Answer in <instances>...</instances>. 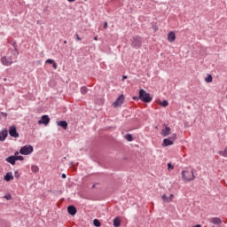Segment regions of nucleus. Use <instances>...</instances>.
Returning <instances> with one entry per match:
<instances>
[{
	"instance_id": "6",
	"label": "nucleus",
	"mask_w": 227,
	"mask_h": 227,
	"mask_svg": "<svg viewBox=\"0 0 227 227\" xmlns=\"http://www.w3.org/2000/svg\"><path fill=\"white\" fill-rule=\"evenodd\" d=\"M123 102H125V96H123V94H121V96H119L117 98V99L113 103V106L114 107H121V105L123 104Z\"/></svg>"
},
{
	"instance_id": "15",
	"label": "nucleus",
	"mask_w": 227,
	"mask_h": 227,
	"mask_svg": "<svg viewBox=\"0 0 227 227\" xmlns=\"http://www.w3.org/2000/svg\"><path fill=\"white\" fill-rule=\"evenodd\" d=\"M6 162L12 164V166H15V162H17L15 156H9L5 158Z\"/></svg>"
},
{
	"instance_id": "18",
	"label": "nucleus",
	"mask_w": 227,
	"mask_h": 227,
	"mask_svg": "<svg viewBox=\"0 0 227 227\" xmlns=\"http://www.w3.org/2000/svg\"><path fill=\"white\" fill-rule=\"evenodd\" d=\"M121 224V221L120 220V218L115 217L114 219V227H120Z\"/></svg>"
},
{
	"instance_id": "10",
	"label": "nucleus",
	"mask_w": 227,
	"mask_h": 227,
	"mask_svg": "<svg viewBox=\"0 0 227 227\" xmlns=\"http://www.w3.org/2000/svg\"><path fill=\"white\" fill-rule=\"evenodd\" d=\"M160 134L163 136V137H168V136L171 134V128L166 126L165 129L161 130Z\"/></svg>"
},
{
	"instance_id": "36",
	"label": "nucleus",
	"mask_w": 227,
	"mask_h": 227,
	"mask_svg": "<svg viewBox=\"0 0 227 227\" xmlns=\"http://www.w3.org/2000/svg\"><path fill=\"white\" fill-rule=\"evenodd\" d=\"M62 178H67V174H62Z\"/></svg>"
},
{
	"instance_id": "11",
	"label": "nucleus",
	"mask_w": 227,
	"mask_h": 227,
	"mask_svg": "<svg viewBox=\"0 0 227 227\" xmlns=\"http://www.w3.org/2000/svg\"><path fill=\"white\" fill-rule=\"evenodd\" d=\"M6 137H8V129H4L0 132V141H5Z\"/></svg>"
},
{
	"instance_id": "35",
	"label": "nucleus",
	"mask_w": 227,
	"mask_h": 227,
	"mask_svg": "<svg viewBox=\"0 0 227 227\" xmlns=\"http://www.w3.org/2000/svg\"><path fill=\"white\" fill-rule=\"evenodd\" d=\"M174 197H175V195H173V193H171L168 198H171V201H173V198H174Z\"/></svg>"
},
{
	"instance_id": "9",
	"label": "nucleus",
	"mask_w": 227,
	"mask_h": 227,
	"mask_svg": "<svg viewBox=\"0 0 227 227\" xmlns=\"http://www.w3.org/2000/svg\"><path fill=\"white\" fill-rule=\"evenodd\" d=\"M37 123L39 125H49L51 123V118L48 115H43Z\"/></svg>"
},
{
	"instance_id": "5",
	"label": "nucleus",
	"mask_w": 227,
	"mask_h": 227,
	"mask_svg": "<svg viewBox=\"0 0 227 227\" xmlns=\"http://www.w3.org/2000/svg\"><path fill=\"white\" fill-rule=\"evenodd\" d=\"M141 45H142L141 37L135 36L132 38L131 47H133L134 49H139V47H141Z\"/></svg>"
},
{
	"instance_id": "12",
	"label": "nucleus",
	"mask_w": 227,
	"mask_h": 227,
	"mask_svg": "<svg viewBox=\"0 0 227 227\" xmlns=\"http://www.w3.org/2000/svg\"><path fill=\"white\" fill-rule=\"evenodd\" d=\"M209 223H212V224H223V220L219 217H212L209 219Z\"/></svg>"
},
{
	"instance_id": "40",
	"label": "nucleus",
	"mask_w": 227,
	"mask_h": 227,
	"mask_svg": "<svg viewBox=\"0 0 227 227\" xmlns=\"http://www.w3.org/2000/svg\"><path fill=\"white\" fill-rule=\"evenodd\" d=\"M192 227H201V225L200 224H197V225L192 226Z\"/></svg>"
},
{
	"instance_id": "4",
	"label": "nucleus",
	"mask_w": 227,
	"mask_h": 227,
	"mask_svg": "<svg viewBox=\"0 0 227 227\" xmlns=\"http://www.w3.org/2000/svg\"><path fill=\"white\" fill-rule=\"evenodd\" d=\"M33 145H24L22 146L20 149V153L21 155H31V153H33Z\"/></svg>"
},
{
	"instance_id": "19",
	"label": "nucleus",
	"mask_w": 227,
	"mask_h": 227,
	"mask_svg": "<svg viewBox=\"0 0 227 227\" xmlns=\"http://www.w3.org/2000/svg\"><path fill=\"white\" fill-rule=\"evenodd\" d=\"M161 198L165 203H171V198L168 197L166 194L162 195Z\"/></svg>"
},
{
	"instance_id": "29",
	"label": "nucleus",
	"mask_w": 227,
	"mask_h": 227,
	"mask_svg": "<svg viewBox=\"0 0 227 227\" xmlns=\"http://www.w3.org/2000/svg\"><path fill=\"white\" fill-rule=\"evenodd\" d=\"M52 67H53L54 70L58 69V64L55 61L52 63Z\"/></svg>"
},
{
	"instance_id": "7",
	"label": "nucleus",
	"mask_w": 227,
	"mask_h": 227,
	"mask_svg": "<svg viewBox=\"0 0 227 227\" xmlns=\"http://www.w3.org/2000/svg\"><path fill=\"white\" fill-rule=\"evenodd\" d=\"M8 132L11 137H14V138L19 137V132H17V126L15 125L10 126Z\"/></svg>"
},
{
	"instance_id": "30",
	"label": "nucleus",
	"mask_w": 227,
	"mask_h": 227,
	"mask_svg": "<svg viewBox=\"0 0 227 227\" xmlns=\"http://www.w3.org/2000/svg\"><path fill=\"white\" fill-rule=\"evenodd\" d=\"M168 169H175V167L171 163H168Z\"/></svg>"
},
{
	"instance_id": "28",
	"label": "nucleus",
	"mask_w": 227,
	"mask_h": 227,
	"mask_svg": "<svg viewBox=\"0 0 227 227\" xmlns=\"http://www.w3.org/2000/svg\"><path fill=\"white\" fill-rule=\"evenodd\" d=\"M16 160H24V158L22 156H14Z\"/></svg>"
},
{
	"instance_id": "26",
	"label": "nucleus",
	"mask_w": 227,
	"mask_h": 227,
	"mask_svg": "<svg viewBox=\"0 0 227 227\" xmlns=\"http://www.w3.org/2000/svg\"><path fill=\"white\" fill-rule=\"evenodd\" d=\"M93 224H94V226L99 227L100 226V221H98V219H95L93 221Z\"/></svg>"
},
{
	"instance_id": "41",
	"label": "nucleus",
	"mask_w": 227,
	"mask_h": 227,
	"mask_svg": "<svg viewBox=\"0 0 227 227\" xmlns=\"http://www.w3.org/2000/svg\"><path fill=\"white\" fill-rule=\"evenodd\" d=\"M94 40H96V41L98 40V36L94 37Z\"/></svg>"
},
{
	"instance_id": "25",
	"label": "nucleus",
	"mask_w": 227,
	"mask_h": 227,
	"mask_svg": "<svg viewBox=\"0 0 227 227\" xmlns=\"http://www.w3.org/2000/svg\"><path fill=\"white\" fill-rule=\"evenodd\" d=\"M206 82H212L213 78L212 74L207 75V77L205 78Z\"/></svg>"
},
{
	"instance_id": "43",
	"label": "nucleus",
	"mask_w": 227,
	"mask_h": 227,
	"mask_svg": "<svg viewBox=\"0 0 227 227\" xmlns=\"http://www.w3.org/2000/svg\"><path fill=\"white\" fill-rule=\"evenodd\" d=\"M64 43H67V41H64Z\"/></svg>"
},
{
	"instance_id": "39",
	"label": "nucleus",
	"mask_w": 227,
	"mask_h": 227,
	"mask_svg": "<svg viewBox=\"0 0 227 227\" xmlns=\"http://www.w3.org/2000/svg\"><path fill=\"white\" fill-rule=\"evenodd\" d=\"M3 115H4V116H8V114L3 113Z\"/></svg>"
},
{
	"instance_id": "3",
	"label": "nucleus",
	"mask_w": 227,
	"mask_h": 227,
	"mask_svg": "<svg viewBox=\"0 0 227 227\" xmlns=\"http://www.w3.org/2000/svg\"><path fill=\"white\" fill-rule=\"evenodd\" d=\"M138 98L142 102H145V104H150L152 102L153 98L150 97V93L146 92V90L140 89L138 92Z\"/></svg>"
},
{
	"instance_id": "13",
	"label": "nucleus",
	"mask_w": 227,
	"mask_h": 227,
	"mask_svg": "<svg viewBox=\"0 0 227 227\" xmlns=\"http://www.w3.org/2000/svg\"><path fill=\"white\" fill-rule=\"evenodd\" d=\"M57 125L58 127H62L64 130H67V129H68V123L66 121H58Z\"/></svg>"
},
{
	"instance_id": "1",
	"label": "nucleus",
	"mask_w": 227,
	"mask_h": 227,
	"mask_svg": "<svg viewBox=\"0 0 227 227\" xmlns=\"http://www.w3.org/2000/svg\"><path fill=\"white\" fill-rule=\"evenodd\" d=\"M17 58H19V50L15 48L12 51V54L1 58V63L4 67H10L12 64L17 62Z\"/></svg>"
},
{
	"instance_id": "8",
	"label": "nucleus",
	"mask_w": 227,
	"mask_h": 227,
	"mask_svg": "<svg viewBox=\"0 0 227 227\" xmlns=\"http://www.w3.org/2000/svg\"><path fill=\"white\" fill-rule=\"evenodd\" d=\"M173 139H176V134H173L170 138H165L162 146H171L173 145Z\"/></svg>"
},
{
	"instance_id": "17",
	"label": "nucleus",
	"mask_w": 227,
	"mask_h": 227,
	"mask_svg": "<svg viewBox=\"0 0 227 227\" xmlns=\"http://www.w3.org/2000/svg\"><path fill=\"white\" fill-rule=\"evenodd\" d=\"M4 178L6 182H10V180H13V174L12 172H8Z\"/></svg>"
},
{
	"instance_id": "37",
	"label": "nucleus",
	"mask_w": 227,
	"mask_h": 227,
	"mask_svg": "<svg viewBox=\"0 0 227 227\" xmlns=\"http://www.w3.org/2000/svg\"><path fill=\"white\" fill-rule=\"evenodd\" d=\"M137 99H139V97L137 98V97H133V100H137Z\"/></svg>"
},
{
	"instance_id": "23",
	"label": "nucleus",
	"mask_w": 227,
	"mask_h": 227,
	"mask_svg": "<svg viewBox=\"0 0 227 227\" xmlns=\"http://www.w3.org/2000/svg\"><path fill=\"white\" fill-rule=\"evenodd\" d=\"M125 139L127 140V141H134V137H132V135L131 134H127L126 136H125Z\"/></svg>"
},
{
	"instance_id": "24",
	"label": "nucleus",
	"mask_w": 227,
	"mask_h": 227,
	"mask_svg": "<svg viewBox=\"0 0 227 227\" xmlns=\"http://www.w3.org/2000/svg\"><path fill=\"white\" fill-rule=\"evenodd\" d=\"M81 93H82V95H86L88 93V88L82 87L81 88Z\"/></svg>"
},
{
	"instance_id": "16",
	"label": "nucleus",
	"mask_w": 227,
	"mask_h": 227,
	"mask_svg": "<svg viewBox=\"0 0 227 227\" xmlns=\"http://www.w3.org/2000/svg\"><path fill=\"white\" fill-rule=\"evenodd\" d=\"M176 40V35H175V32H169L168 34V41L170 43L175 42Z\"/></svg>"
},
{
	"instance_id": "38",
	"label": "nucleus",
	"mask_w": 227,
	"mask_h": 227,
	"mask_svg": "<svg viewBox=\"0 0 227 227\" xmlns=\"http://www.w3.org/2000/svg\"><path fill=\"white\" fill-rule=\"evenodd\" d=\"M68 3H74L75 0H67Z\"/></svg>"
},
{
	"instance_id": "22",
	"label": "nucleus",
	"mask_w": 227,
	"mask_h": 227,
	"mask_svg": "<svg viewBox=\"0 0 227 227\" xmlns=\"http://www.w3.org/2000/svg\"><path fill=\"white\" fill-rule=\"evenodd\" d=\"M160 106H162V107H168L169 106V102H168V100H163L160 103Z\"/></svg>"
},
{
	"instance_id": "31",
	"label": "nucleus",
	"mask_w": 227,
	"mask_h": 227,
	"mask_svg": "<svg viewBox=\"0 0 227 227\" xmlns=\"http://www.w3.org/2000/svg\"><path fill=\"white\" fill-rule=\"evenodd\" d=\"M4 198H5V200H12V195H5L4 196Z\"/></svg>"
},
{
	"instance_id": "2",
	"label": "nucleus",
	"mask_w": 227,
	"mask_h": 227,
	"mask_svg": "<svg viewBox=\"0 0 227 227\" xmlns=\"http://www.w3.org/2000/svg\"><path fill=\"white\" fill-rule=\"evenodd\" d=\"M181 177L184 182H192V180L196 179V176H194V169L186 168L181 172Z\"/></svg>"
},
{
	"instance_id": "27",
	"label": "nucleus",
	"mask_w": 227,
	"mask_h": 227,
	"mask_svg": "<svg viewBox=\"0 0 227 227\" xmlns=\"http://www.w3.org/2000/svg\"><path fill=\"white\" fill-rule=\"evenodd\" d=\"M45 63H48L49 65H52L54 63V59H48Z\"/></svg>"
},
{
	"instance_id": "14",
	"label": "nucleus",
	"mask_w": 227,
	"mask_h": 227,
	"mask_svg": "<svg viewBox=\"0 0 227 227\" xmlns=\"http://www.w3.org/2000/svg\"><path fill=\"white\" fill-rule=\"evenodd\" d=\"M67 212L70 215H75L77 214V208H75L74 206H68Z\"/></svg>"
},
{
	"instance_id": "32",
	"label": "nucleus",
	"mask_w": 227,
	"mask_h": 227,
	"mask_svg": "<svg viewBox=\"0 0 227 227\" xmlns=\"http://www.w3.org/2000/svg\"><path fill=\"white\" fill-rule=\"evenodd\" d=\"M19 153H20V152L19 153V152H15L14 153V157H19Z\"/></svg>"
},
{
	"instance_id": "34",
	"label": "nucleus",
	"mask_w": 227,
	"mask_h": 227,
	"mask_svg": "<svg viewBox=\"0 0 227 227\" xmlns=\"http://www.w3.org/2000/svg\"><path fill=\"white\" fill-rule=\"evenodd\" d=\"M76 40H78V42L81 41V37L77 34H76Z\"/></svg>"
},
{
	"instance_id": "20",
	"label": "nucleus",
	"mask_w": 227,
	"mask_h": 227,
	"mask_svg": "<svg viewBox=\"0 0 227 227\" xmlns=\"http://www.w3.org/2000/svg\"><path fill=\"white\" fill-rule=\"evenodd\" d=\"M219 155H222V157L227 158V146L223 149V151H219Z\"/></svg>"
},
{
	"instance_id": "21",
	"label": "nucleus",
	"mask_w": 227,
	"mask_h": 227,
	"mask_svg": "<svg viewBox=\"0 0 227 227\" xmlns=\"http://www.w3.org/2000/svg\"><path fill=\"white\" fill-rule=\"evenodd\" d=\"M31 171L33 173H38V171H40V168H38V166H36V165H32Z\"/></svg>"
},
{
	"instance_id": "33",
	"label": "nucleus",
	"mask_w": 227,
	"mask_h": 227,
	"mask_svg": "<svg viewBox=\"0 0 227 227\" xmlns=\"http://www.w3.org/2000/svg\"><path fill=\"white\" fill-rule=\"evenodd\" d=\"M104 29H107V22L104 23Z\"/></svg>"
},
{
	"instance_id": "42",
	"label": "nucleus",
	"mask_w": 227,
	"mask_h": 227,
	"mask_svg": "<svg viewBox=\"0 0 227 227\" xmlns=\"http://www.w3.org/2000/svg\"><path fill=\"white\" fill-rule=\"evenodd\" d=\"M122 79H127V76L124 75V76L122 77Z\"/></svg>"
}]
</instances>
